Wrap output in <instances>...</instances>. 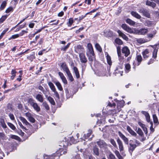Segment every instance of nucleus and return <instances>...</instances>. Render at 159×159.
Wrapping results in <instances>:
<instances>
[{"instance_id": "obj_1", "label": "nucleus", "mask_w": 159, "mask_h": 159, "mask_svg": "<svg viewBox=\"0 0 159 159\" xmlns=\"http://www.w3.org/2000/svg\"><path fill=\"white\" fill-rule=\"evenodd\" d=\"M135 142L136 143V144L133 143V140H130V143H129V146L128 148V150L129 152L132 154V152L135 149L137 146L139 145L140 143L139 141L137 140L136 139H134Z\"/></svg>"}, {"instance_id": "obj_2", "label": "nucleus", "mask_w": 159, "mask_h": 159, "mask_svg": "<svg viewBox=\"0 0 159 159\" xmlns=\"http://www.w3.org/2000/svg\"><path fill=\"white\" fill-rule=\"evenodd\" d=\"M28 102L37 112H38L40 111V107L37 103L34 102V101L32 98H30L29 99Z\"/></svg>"}, {"instance_id": "obj_3", "label": "nucleus", "mask_w": 159, "mask_h": 159, "mask_svg": "<svg viewBox=\"0 0 159 159\" xmlns=\"http://www.w3.org/2000/svg\"><path fill=\"white\" fill-rule=\"evenodd\" d=\"M87 56L88 57L89 60L90 61H92L93 58L94 57V54L93 50H88L86 52Z\"/></svg>"}, {"instance_id": "obj_4", "label": "nucleus", "mask_w": 159, "mask_h": 159, "mask_svg": "<svg viewBox=\"0 0 159 159\" xmlns=\"http://www.w3.org/2000/svg\"><path fill=\"white\" fill-rule=\"evenodd\" d=\"M121 27L124 30L129 33L130 34L134 33L133 30L126 24H122Z\"/></svg>"}, {"instance_id": "obj_5", "label": "nucleus", "mask_w": 159, "mask_h": 159, "mask_svg": "<svg viewBox=\"0 0 159 159\" xmlns=\"http://www.w3.org/2000/svg\"><path fill=\"white\" fill-rule=\"evenodd\" d=\"M135 31L136 34L144 35L148 32V30L147 29L141 28L139 30H136Z\"/></svg>"}, {"instance_id": "obj_6", "label": "nucleus", "mask_w": 159, "mask_h": 159, "mask_svg": "<svg viewBox=\"0 0 159 159\" xmlns=\"http://www.w3.org/2000/svg\"><path fill=\"white\" fill-rule=\"evenodd\" d=\"M118 134L119 136L123 140L125 144L128 145L129 144L128 139L120 131H119L118 132Z\"/></svg>"}, {"instance_id": "obj_7", "label": "nucleus", "mask_w": 159, "mask_h": 159, "mask_svg": "<svg viewBox=\"0 0 159 159\" xmlns=\"http://www.w3.org/2000/svg\"><path fill=\"white\" fill-rule=\"evenodd\" d=\"M139 12L140 13H142L144 16L148 18H149L150 17V14L149 11L143 8H140L139 10Z\"/></svg>"}, {"instance_id": "obj_8", "label": "nucleus", "mask_w": 159, "mask_h": 159, "mask_svg": "<svg viewBox=\"0 0 159 159\" xmlns=\"http://www.w3.org/2000/svg\"><path fill=\"white\" fill-rule=\"evenodd\" d=\"M84 51V49L83 46L80 45L77 46L75 48V51L77 53H83Z\"/></svg>"}, {"instance_id": "obj_9", "label": "nucleus", "mask_w": 159, "mask_h": 159, "mask_svg": "<svg viewBox=\"0 0 159 159\" xmlns=\"http://www.w3.org/2000/svg\"><path fill=\"white\" fill-rule=\"evenodd\" d=\"M122 52L123 54H125V56L126 57H128L130 53L129 50L126 46H125L122 48Z\"/></svg>"}, {"instance_id": "obj_10", "label": "nucleus", "mask_w": 159, "mask_h": 159, "mask_svg": "<svg viewBox=\"0 0 159 159\" xmlns=\"http://www.w3.org/2000/svg\"><path fill=\"white\" fill-rule=\"evenodd\" d=\"M97 144L101 148H105L107 147V144L103 140H100L97 142Z\"/></svg>"}, {"instance_id": "obj_11", "label": "nucleus", "mask_w": 159, "mask_h": 159, "mask_svg": "<svg viewBox=\"0 0 159 159\" xmlns=\"http://www.w3.org/2000/svg\"><path fill=\"white\" fill-rule=\"evenodd\" d=\"M79 57L80 61L83 63H85L87 61V59L85 56V55L83 53H79Z\"/></svg>"}, {"instance_id": "obj_12", "label": "nucleus", "mask_w": 159, "mask_h": 159, "mask_svg": "<svg viewBox=\"0 0 159 159\" xmlns=\"http://www.w3.org/2000/svg\"><path fill=\"white\" fill-rule=\"evenodd\" d=\"M127 130L128 132L133 136L136 137L137 138L138 136H137V134L133 130L130 126H127Z\"/></svg>"}, {"instance_id": "obj_13", "label": "nucleus", "mask_w": 159, "mask_h": 159, "mask_svg": "<svg viewBox=\"0 0 159 159\" xmlns=\"http://www.w3.org/2000/svg\"><path fill=\"white\" fill-rule=\"evenodd\" d=\"M117 142L119 146V149L120 151L121 152L123 151L124 148L122 141L118 138L117 139Z\"/></svg>"}, {"instance_id": "obj_14", "label": "nucleus", "mask_w": 159, "mask_h": 159, "mask_svg": "<svg viewBox=\"0 0 159 159\" xmlns=\"http://www.w3.org/2000/svg\"><path fill=\"white\" fill-rule=\"evenodd\" d=\"M61 67L62 69L63 70L65 71L66 73L70 71L67 65L65 62L61 63Z\"/></svg>"}, {"instance_id": "obj_15", "label": "nucleus", "mask_w": 159, "mask_h": 159, "mask_svg": "<svg viewBox=\"0 0 159 159\" xmlns=\"http://www.w3.org/2000/svg\"><path fill=\"white\" fill-rule=\"evenodd\" d=\"M117 53L119 57V59L120 61H122L123 60V57L121 56L120 48V46H118L117 48Z\"/></svg>"}, {"instance_id": "obj_16", "label": "nucleus", "mask_w": 159, "mask_h": 159, "mask_svg": "<svg viewBox=\"0 0 159 159\" xmlns=\"http://www.w3.org/2000/svg\"><path fill=\"white\" fill-rule=\"evenodd\" d=\"M117 33L119 34V35L123 39L126 41H128V37L120 30H119L117 31Z\"/></svg>"}, {"instance_id": "obj_17", "label": "nucleus", "mask_w": 159, "mask_h": 159, "mask_svg": "<svg viewBox=\"0 0 159 159\" xmlns=\"http://www.w3.org/2000/svg\"><path fill=\"white\" fill-rule=\"evenodd\" d=\"M36 99L40 102H43L44 101V98L42 95L40 94H37L36 96Z\"/></svg>"}, {"instance_id": "obj_18", "label": "nucleus", "mask_w": 159, "mask_h": 159, "mask_svg": "<svg viewBox=\"0 0 159 159\" xmlns=\"http://www.w3.org/2000/svg\"><path fill=\"white\" fill-rule=\"evenodd\" d=\"M149 51L148 49H146L142 52L143 57L144 59H147L149 57Z\"/></svg>"}, {"instance_id": "obj_19", "label": "nucleus", "mask_w": 159, "mask_h": 159, "mask_svg": "<svg viewBox=\"0 0 159 159\" xmlns=\"http://www.w3.org/2000/svg\"><path fill=\"white\" fill-rule=\"evenodd\" d=\"M136 41L138 43L140 44L148 42L147 39L143 38L137 39Z\"/></svg>"}, {"instance_id": "obj_20", "label": "nucleus", "mask_w": 159, "mask_h": 159, "mask_svg": "<svg viewBox=\"0 0 159 159\" xmlns=\"http://www.w3.org/2000/svg\"><path fill=\"white\" fill-rule=\"evenodd\" d=\"M19 119L26 126L30 125V124L26 120V119H25L24 117L21 116L19 118Z\"/></svg>"}, {"instance_id": "obj_21", "label": "nucleus", "mask_w": 159, "mask_h": 159, "mask_svg": "<svg viewBox=\"0 0 159 159\" xmlns=\"http://www.w3.org/2000/svg\"><path fill=\"white\" fill-rule=\"evenodd\" d=\"M73 70L76 78H79L80 77V75L77 68L75 66H74L73 68Z\"/></svg>"}, {"instance_id": "obj_22", "label": "nucleus", "mask_w": 159, "mask_h": 159, "mask_svg": "<svg viewBox=\"0 0 159 159\" xmlns=\"http://www.w3.org/2000/svg\"><path fill=\"white\" fill-rule=\"evenodd\" d=\"M63 150L62 149H60L59 150L57 151L56 153L54 154L55 156L60 157L61 155L64 154Z\"/></svg>"}, {"instance_id": "obj_23", "label": "nucleus", "mask_w": 159, "mask_h": 159, "mask_svg": "<svg viewBox=\"0 0 159 159\" xmlns=\"http://www.w3.org/2000/svg\"><path fill=\"white\" fill-rule=\"evenodd\" d=\"M157 31L156 30H153L151 33L148 34H147L148 38H150L151 39L153 38L154 36L156 34Z\"/></svg>"}, {"instance_id": "obj_24", "label": "nucleus", "mask_w": 159, "mask_h": 159, "mask_svg": "<svg viewBox=\"0 0 159 159\" xmlns=\"http://www.w3.org/2000/svg\"><path fill=\"white\" fill-rule=\"evenodd\" d=\"M146 5L149 6H151L153 8H154L156 6V4L152 2H151L147 0L146 2Z\"/></svg>"}, {"instance_id": "obj_25", "label": "nucleus", "mask_w": 159, "mask_h": 159, "mask_svg": "<svg viewBox=\"0 0 159 159\" xmlns=\"http://www.w3.org/2000/svg\"><path fill=\"white\" fill-rule=\"evenodd\" d=\"M7 4V2L6 1H4L2 3L0 6V11L3 10L6 7Z\"/></svg>"}, {"instance_id": "obj_26", "label": "nucleus", "mask_w": 159, "mask_h": 159, "mask_svg": "<svg viewBox=\"0 0 159 159\" xmlns=\"http://www.w3.org/2000/svg\"><path fill=\"white\" fill-rule=\"evenodd\" d=\"M55 85L58 89L60 91H63V88L60 83L59 82H56L55 83Z\"/></svg>"}, {"instance_id": "obj_27", "label": "nucleus", "mask_w": 159, "mask_h": 159, "mask_svg": "<svg viewBox=\"0 0 159 159\" xmlns=\"http://www.w3.org/2000/svg\"><path fill=\"white\" fill-rule=\"evenodd\" d=\"M131 13L133 16L137 19H139L141 17V16L136 12L131 11Z\"/></svg>"}, {"instance_id": "obj_28", "label": "nucleus", "mask_w": 159, "mask_h": 159, "mask_svg": "<svg viewBox=\"0 0 159 159\" xmlns=\"http://www.w3.org/2000/svg\"><path fill=\"white\" fill-rule=\"evenodd\" d=\"M93 152L94 154L97 156H99V149L98 148L95 146L94 147L93 149Z\"/></svg>"}, {"instance_id": "obj_29", "label": "nucleus", "mask_w": 159, "mask_h": 159, "mask_svg": "<svg viewBox=\"0 0 159 159\" xmlns=\"http://www.w3.org/2000/svg\"><path fill=\"white\" fill-rule=\"evenodd\" d=\"M126 22L127 23L131 25H134L135 24V22L134 21L129 18L126 19Z\"/></svg>"}, {"instance_id": "obj_30", "label": "nucleus", "mask_w": 159, "mask_h": 159, "mask_svg": "<svg viewBox=\"0 0 159 159\" xmlns=\"http://www.w3.org/2000/svg\"><path fill=\"white\" fill-rule=\"evenodd\" d=\"M47 98L51 104L53 105H54L55 104V102L53 99L52 97L50 96H48Z\"/></svg>"}, {"instance_id": "obj_31", "label": "nucleus", "mask_w": 159, "mask_h": 159, "mask_svg": "<svg viewBox=\"0 0 159 159\" xmlns=\"http://www.w3.org/2000/svg\"><path fill=\"white\" fill-rule=\"evenodd\" d=\"M48 84L50 88L52 91L56 89L54 85L52 82H48Z\"/></svg>"}, {"instance_id": "obj_32", "label": "nucleus", "mask_w": 159, "mask_h": 159, "mask_svg": "<svg viewBox=\"0 0 159 159\" xmlns=\"http://www.w3.org/2000/svg\"><path fill=\"white\" fill-rule=\"evenodd\" d=\"M135 130L137 133L141 137H143V133L141 129L140 128H138L136 129Z\"/></svg>"}, {"instance_id": "obj_33", "label": "nucleus", "mask_w": 159, "mask_h": 159, "mask_svg": "<svg viewBox=\"0 0 159 159\" xmlns=\"http://www.w3.org/2000/svg\"><path fill=\"white\" fill-rule=\"evenodd\" d=\"M69 80L71 82L73 81L74 79L70 71L66 73Z\"/></svg>"}, {"instance_id": "obj_34", "label": "nucleus", "mask_w": 159, "mask_h": 159, "mask_svg": "<svg viewBox=\"0 0 159 159\" xmlns=\"http://www.w3.org/2000/svg\"><path fill=\"white\" fill-rule=\"evenodd\" d=\"M136 58L138 62V65H139L142 61V57L140 55H137L136 57Z\"/></svg>"}, {"instance_id": "obj_35", "label": "nucleus", "mask_w": 159, "mask_h": 159, "mask_svg": "<svg viewBox=\"0 0 159 159\" xmlns=\"http://www.w3.org/2000/svg\"><path fill=\"white\" fill-rule=\"evenodd\" d=\"M153 118L154 123L158 125L159 124V122L156 115H153Z\"/></svg>"}, {"instance_id": "obj_36", "label": "nucleus", "mask_w": 159, "mask_h": 159, "mask_svg": "<svg viewBox=\"0 0 159 159\" xmlns=\"http://www.w3.org/2000/svg\"><path fill=\"white\" fill-rule=\"evenodd\" d=\"M16 72L14 70H12L11 71V74L12 75L11 76V80H13L16 76Z\"/></svg>"}, {"instance_id": "obj_37", "label": "nucleus", "mask_w": 159, "mask_h": 159, "mask_svg": "<svg viewBox=\"0 0 159 159\" xmlns=\"http://www.w3.org/2000/svg\"><path fill=\"white\" fill-rule=\"evenodd\" d=\"M95 47L96 49L98 51L100 52H102V49L100 46V45L98 43H97L95 45Z\"/></svg>"}, {"instance_id": "obj_38", "label": "nucleus", "mask_w": 159, "mask_h": 159, "mask_svg": "<svg viewBox=\"0 0 159 159\" xmlns=\"http://www.w3.org/2000/svg\"><path fill=\"white\" fill-rule=\"evenodd\" d=\"M115 153L119 159H123L122 157L120 155L118 151L117 150H116L115 152Z\"/></svg>"}, {"instance_id": "obj_39", "label": "nucleus", "mask_w": 159, "mask_h": 159, "mask_svg": "<svg viewBox=\"0 0 159 159\" xmlns=\"http://www.w3.org/2000/svg\"><path fill=\"white\" fill-rule=\"evenodd\" d=\"M107 63L109 65H111L112 63L111 61V57L108 54L107 56Z\"/></svg>"}, {"instance_id": "obj_40", "label": "nucleus", "mask_w": 159, "mask_h": 159, "mask_svg": "<svg viewBox=\"0 0 159 159\" xmlns=\"http://www.w3.org/2000/svg\"><path fill=\"white\" fill-rule=\"evenodd\" d=\"M115 42L116 43L119 45H121L123 43L122 41L119 38L116 39Z\"/></svg>"}, {"instance_id": "obj_41", "label": "nucleus", "mask_w": 159, "mask_h": 159, "mask_svg": "<svg viewBox=\"0 0 159 159\" xmlns=\"http://www.w3.org/2000/svg\"><path fill=\"white\" fill-rule=\"evenodd\" d=\"M7 16V15L2 16L0 19V23H2L6 19Z\"/></svg>"}, {"instance_id": "obj_42", "label": "nucleus", "mask_w": 159, "mask_h": 159, "mask_svg": "<svg viewBox=\"0 0 159 159\" xmlns=\"http://www.w3.org/2000/svg\"><path fill=\"white\" fill-rule=\"evenodd\" d=\"M7 125L12 130H15L16 129L15 126L12 123L8 122Z\"/></svg>"}, {"instance_id": "obj_43", "label": "nucleus", "mask_w": 159, "mask_h": 159, "mask_svg": "<svg viewBox=\"0 0 159 159\" xmlns=\"http://www.w3.org/2000/svg\"><path fill=\"white\" fill-rule=\"evenodd\" d=\"M8 28H6L5 30L3 31L0 35V40L2 39L3 37V35L5 34L6 32L8 31Z\"/></svg>"}, {"instance_id": "obj_44", "label": "nucleus", "mask_w": 159, "mask_h": 159, "mask_svg": "<svg viewBox=\"0 0 159 159\" xmlns=\"http://www.w3.org/2000/svg\"><path fill=\"white\" fill-rule=\"evenodd\" d=\"M42 105L47 110H49V107L48 105V104L46 102H43Z\"/></svg>"}, {"instance_id": "obj_45", "label": "nucleus", "mask_w": 159, "mask_h": 159, "mask_svg": "<svg viewBox=\"0 0 159 159\" xmlns=\"http://www.w3.org/2000/svg\"><path fill=\"white\" fill-rule=\"evenodd\" d=\"M27 58L31 61H32L35 58V57L34 55L32 54L28 57Z\"/></svg>"}, {"instance_id": "obj_46", "label": "nucleus", "mask_w": 159, "mask_h": 159, "mask_svg": "<svg viewBox=\"0 0 159 159\" xmlns=\"http://www.w3.org/2000/svg\"><path fill=\"white\" fill-rule=\"evenodd\" d=\"M13 10V8L12 7H10L8 8L5 11V12L7 13H8L11 11H12Z\"/></svg>"}, {"instance_id": "obj_47", "label": "nucleus", "mask_w": 159, "mask_h": 159, "mask_svg": "<svg viewBox=\"0 0 159 159\" xmlns=\"http://www.w3.org/2000/svg\"><path fill=\"white\" fill-rule=\"evenodd\" d=\"M158 51V49H155L153 52L152 54V57L154 58H155L157 57V52Z\"/></svg>"}, {"instance_id": "obj_48", "label": "nucleus", "mask_w": 159, "mask_h": 159, "mask_svg": "<svg viewBox=\"0 0 159 159\" xmlns=\"http://www.w3.org/2000/svg\"><path fill=\"white\" fill-rule=\"evenodd\" d=\"M70 43H68L66 46L63 48H61V50L65 51L69 47Z\"/></svg>"}, {"instance_id": "obj_49", "label": "nucleus", "mask_w": 159, "mask_h": 159, "mask_svg": "<svg viewBox=\"0 0 159 159\" xmlns=\"http://www.w3.org/2000/svg\"><path fill=\"white\" fill-rule=\"evenodd\" d=\"M110 142L111 144L115 147L116 148L117 147V146L116 143L115 141L113 139H111L110 140Z\"/></svg>"}, {"instance_id": "obj_50", "label": "nucleus", "mask_w": 159, "mask_h": 159, "mask_svg": "<svg viewBox=\"0 0 159 159\" xmlns=\"http://www.w3.org/2000/svg\"><path fill=\"white\" fill-rule=\"evenodd\" d=\"M10 137L12 139H15L16 140H19L20 139V137L18 136H17L14 135H11Z\"/></svg>"}, {"instance_id": "obj_51", "label": "nucleus", "mask_w": 159, "mask_h": 159, "mask_svg": "<svg viewBox=\"0 0 159 159\" xmlns=\"http://www.w3.org/2000/svg\"><path fill=\"white\" fill-rule=\"evenodd\" d=\"M108 159H116L115 155L111 152L109 154V157Z\"/></svg>"}, {"instance_id": "obj_52", "label": "nucleus", "mask_w": 159, "mask_h": 159, "mask_svg": "<svg viewBox=\"0 0 159 159\" xmlns=\"http://www.w3.org/2000/svg\"><path fill=\"white\" fill-rule=\"evenodd\" d=\"M152 24V22L151 21L148 20L146 21L145 25L148 26L150 27L151 26Z\"/></svg>"}, {"instance_id": "obj_53", "label": "nucleus", "mask_w": 159, "mask_h": 159, "mask_svg": "<svg viewBox=\"0 0 159 159\" xmlns=\"http://www.w3.org/2000/svg\"><path fill=\"white\" fill-rule=\"evenodd\" d=\"M0 138L3 140L5 139L6 136L4 133H0Z\"/></svg>"}, {"instance_id": "obj_54", "label": "nucleus", "mask_w": 159, "mask_h": 159, "mask_svg": "<svg viewBox=\"0 0 159 159\" xmlns=\"http://www.w3.org/2000/svg\"><path fill=\"white\" fill-rule=\"evenodd\" d=\"M31 122L34 123L35 121V119L33 118V116L28 119Z\"/></svg>"}, {"instance_id": "obj_55", "label": "nucleus", "mask_w": 159, "mask_h": 159, "mask_svg": "<svg viewBox=\"0 0 159 159\" xmlns=\"http://www.w3.org/2000/svg\"><path fill=\"white\" fill-rule=\"evenodd\" d=\"M54 93V95L55 96L58 98H59V95L58 93L56 91V90H54L53 91H52Z\"/></svg>"}, {"instance_id": "obj_56", "label": "nucleus", "mask_w": 159, "mask_h": 159, "mask_svg": "<svg viewBox=\"0 0 159 159\" xmlns=\"http://www.w3.org/2000/svg\"><path fill=\"white\" fill-rule=\"evenodd\" d=\"M150 124L151 125V126L150 127V130L151 131V133H152L154 131V129L153 127V123L152 121L150 122Z\"/></svg>"}, {"instance_id": "obj_57", "label": "nucleus", "mask_w": 159, "mask_h": 159, "mask_svg": "<svg viewBox=\"0 0 159 159\" xmlns=\"http://www.w3.org/2000/svg\"><path fill=\"white\" fill-rule=\"evenodd\" d=\"M88 50H93L92 44L90 43H89L87 44Z\"/></svg>"}, {"instance_id": "obj_58", "label": "nucleus", "mask_w": 159, "mask_h": 159, "mask_svg": "<svg viewBox=\"0 0 159 159\" xmlns=\"http://www.w3.org/2000/svg\"><path fill=\"white\" fill-rule=\"evenodd\" d=\"M8 116L11 120H15L14 116L12 114L9 113Z\"/></svg>"}, {"instance_id": "obj_59", "label": "nucleus", "mask_w": 159, "mask_h": 159, "mask_svg": "<svg viewBox=\"0 0 159 159\" xmlns=\"http://www.w3.org/2000/svg\"><path fill=\"white\" fill-rule=\"evenodd\" d=\"M25 115V116L27 117V119H29L33 116V115L30 113L28 112H26Z\"/></svg>"}, {"instance_id": "obj_60", "label": "nucleus", "mask_w": 159, "mask_h": 159, "mask_svg": "<svg viewBox=\"0 0 159 159\" xmlns=\"http://www.w3.org/2000/svg\"><path fill=\"white\" fill-rule=\"evenodd\" d=\"M125 68L126 69L129 71L130 68V66L129 64H127L125 65Z\"/></svg>"}, {"instance_id": "obj_61", "label": "nucleus", "mask_w": 159, "mask_h": 159, "mask_svg": "<svg viewBox=\"0 0 159 159\" xmlns=\"http://www.w3.org/2000/svg\"><path fill=\"white\" fill-rule=\"evenodd\" d=\"M73 22V20L72 18H70L69 20V25H68L69 26H70Z\"/></svg>"}, {"instance_id": "obj_62", "label": "nucleus", "mask_w": 159, "mask_h": 159, "mask_svg": "<svg viewBox=\"0 0 159 159\" xmlns=\"http://www.w3.org/2000/svg\"><path fill=\"white\" fill-rule=\"evenodd\" d=\"M18 124L20 126V127L22 129H24L25 130H26V129L25 127L21 124V122H18Z\"/></svg>"}, {"instance_id": "obj_63", "label": "nucleus", "mask_w": 159, "mask_h": 159, "mask_svg": "<svg viewBox=\"0 0 159 159\" xmlns=\"http://www.w3.org/2000/svg\"><path fill=\"white\" fill-rule=\"evenodd\" d=\"M58 75L61 79L65 77L63 74L61 72H58Z\"/></svg>"}, {"instance_id": "obj_64", "label": "nucleus", "mask_w": 159, "mask_h": 159, "mask_svg": "<svg viewBox=\"0 0 159 159\" xmlns=\"http://www.w3.org/2000/svg\"><path fill=\"white\" fill-rule=\"evenodd\" d=\"M141 113L145 116V117L149 115V113L146 111H142Z\"/></svg>"}]
</instances>
